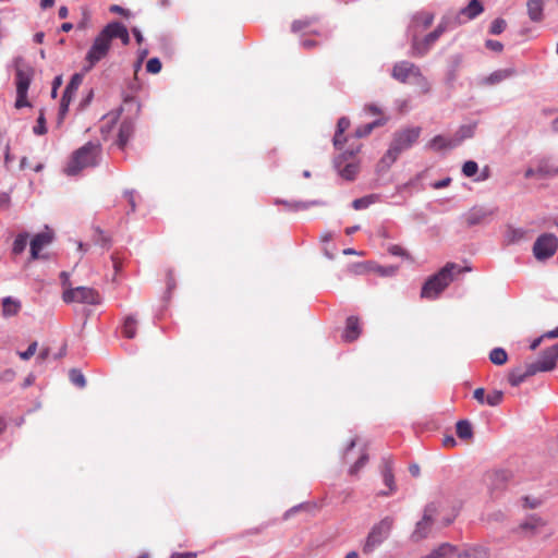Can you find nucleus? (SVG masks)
I'll use <instances>...</instances> for the list:
<instances>
[{
    "mask_svg": "<svg viewBox=\"0 0 558 558\" xmlns=\"http://www.w3.org/2000/svg\"><path fill=\"white\" fill-rule=\"evenodd\" d=\"M83 77L81 74H74L66 85L63 95L70 97L73 99L74 95L76 94L80 85L82 84Z\"/></svg>",
    "mask_w": 558,
    "mask_h": 558,
    "instance_id": "obj_29",
    "label": "nucleus"
},
{
    "mask_svg": "<svg viewBox=\"0 0 558 558\" xmlns=\"http://www.w3.org/2000/svg\"><path fill=\"white\" fill-rule=\"evenodd\" d=\"M16 100L15 108L21 109L31 106L27 100V90L31 85V74L24 70L16 71Z\"/></svg>",
    "mask_w": 558,
    "mask_h": 558,
    "instance_id": "obj_11",
    "label": "nucleus"
},
{
    "mask_svg": "<svg viewBox=\"0 0 558 558\" xmlns=\"http://www.w3.org/2000/svg\"><path fill=\"white\" fill-rule=\"evenodd\" d=\"M420 135L421 128L418 126L396 132L383 161L388 165L393 163L402 151L409 149L418 140Z\"/></svg>",
    "mask_w": 558,
    "mask_h": 558,
    "instance_id": "obj_4",
    "label": "nucleus"
},
{
    "mask_svg": "<svg viewBox=\"0 0 558 558\" xmlns=\"http://www.w3.org/2000/svg\"><path fill=\"white\" fill-rule=\"evenodd\" d=\"M110 11L119 14H125V10L117 4L111 5Z\"/></svg>",
    "mask_w": 558,
    "mask_h": 558,
    "instance_id": "obj_63",
    "label": "nucleus"
},
{
    "mask_svg": "<svg viewBox=\"0 0 558 558\" xmlns=\"http://www.w3.org/2000/svg\"><path fill=\"white\" fill-rule=\"evenodd\" d=\"M71 101H72V99L70 97L62 95L60 108H59V121H58L59 124L62 123V121L69 110V106H70Z\"/></svg>",
    "mask_w": 558,
    "mask_h": 558,
    "instance_id": "obj_40",
    "label": "nucleus"
},
{
    "mask_svg": "<svg viewBox=\"0 0 558 558\" xmlns=\"http://www.w3.org/2000/svg\"><path fill=\"white\" fill-rule=\"evenodd\" d=\"M507 23L504 19H496L490 25V34L499 35L506 29Z\"/></svg>",
    "mask_w": 558,
    "mask_h": 558,
    "instance_id": "obj_43",
    "label": "nucleus"
},
{
    "mask_svg": "<svg viewBox=\"0 0 558 558\" xmlns=\"http://www.w3.org/2000/svg\"><path fill=\"white\" fill-rule=\"evenodd\" d=\"M70 379L75 386L80 388H84L86 385V379L84 375L77 369H72L70 372Z\"/></svg>",
    "mask_w": 558,
    "mask_h": 558,
    "instance_id": "obj_39",
    "label": "nucleus"
},
{
    "mask_svg": "<svg viewBox=\"0 0 558 558\" xmlns=\"http://www.w3.org/2000/svg\"><path fill=\"white\" fill-rule=\"evenodd\" d=\"M343 134L344 133H340V132L336 131V134L333 136V145L338 149H342L343 144L347 140Z\"/></svg>",
    "mask_w": 558,
    "mask_h": 558,
    "instance_id": "obj_50",
    "label": "nucleus"
},
{
    "mask_svg": "<svg viewBox=\"0 0 558 558\" xmlns=\"http://www.w3.org/2000/svg\"><path fill=\"white\" fill-rule=\"evenodd\" d=\"M132 33H133V35H134V37H135V39H136L137 44H142V41H143V35H142L141 31H140L138 28L134 27V28L132 29Z\"/></svg>",
    "mask_w": 558,
    "mask_h": 558,
    "instance_id": "obj_58",
    "label": "nucleus"
},
{
    "mask_svg": "<svg viewBox=\"0 0 558 558\" xmlns=\"http://www.w3.org/2000/svg\"><path fill=\"white\" fill-rule=\"evenodd\" d=\"M512 74H513V71H511V70H499V71L492 73L489 76H487L485 78V83L490 84V85L497 84V83H500L501 81L508 78Z\"/></svg>",
    "mask_w": 558,
    "mask_h": 558,
    "instance_id": "obj_32",
    "label": "nucleus"
},
{
    "mask_svg": "<svg viewBox=\"0 0 558 558\" xmlns=\"http://www.w3.org/2000/svg\"><path fill=\"white\" fill-rule=\"evenodd\" d=\"M469 270V267L462 268L458 264L447 263L437 274L425 281L421 290V298L435 300L450 284L454 274Z\"/></svg>",
    "mask_w": 558,
    "mask_h": 558,
    "instance_id": "obj_2",
    "label": "nucleus"
},
{
    "mask_svg": "<svg viewBox=\"0 0 558 558\" xmlns=\"http://www.w3.org/2000/svg\"><path fill=\"white\" fill-rule=\"evenodd\" d=\"M10 205V195L8 193H0V208H8Z\"/></svg>",
    "mask_w": 558,
    "mask_h": 558,
    "instance_id": "obj_52",
    "label": "nucleus"
},
{
    "mask_svg": "<svg viewBox=\"0 0 558 558\" xmlns=\"http://www.w3.org/2000/svg\"><path fill=\"white\" fill-rule=\"evenodd\" d=\"M49 354H50V350L48 348H44L39 351L37 360L43 362L48 359Z\"/></svg>",
    "mask_w": 558,
    "mask_h": 558,
    "instance_id": "obj_54",
    "label": "nucleus"
},
{
    "mask_svg": "<svg viewBox=\"0 0 558 558\" xmlns=\"http://www.w3.org/2000/svg\"><path fill=\"white\" fill-rule=\"evenodd\" d=\"M489 360L495 365H504L508 361V354L502 348H495L489 353Z\"/></svg>",
    "mask_w": 558,
    "mask_h": 558,
    "instance_id": "obj_30",
    "label": "nucleus"
},
{
    "mask_svg": "<svg viewBox=\"0 0 558 558\" xmlns=\"http://www.w3.org/2000/svg\"><path fill=\"white\" fill-rule=\"evenodd\" d=\"M451 21L449 17H445L438 24V26L429 34H427L422 41L416 38L413 39L412 49L415 56H424L430 48V46L440 37V35L450 26Z\"/></svg>",
    "mask_w": 558,
    "mask_h": 558,
    "instance_id": "obj_8",
    "label": "nucleus"
},
{
    "mask_svg": "<svg viewBox=\"0 0 558 558\" xmlns=\"http://www.w3.org/2000/svg\"><path fill=\"white\" fill-rule=\"evenodd\" d=\"M444 445H445L446 447H454V446H456V440H454V438H453V437H446V438L444 439Z\"/></svg>",
    "mask_w": 558,
    "mask_h": 558,
    "instance_id": "obj_62",
    "label": "nucleus"
},
{
    "mask_svg": "<svg viewBox=\"0 0 558 558\" xmlns=\"http://www.w3.org/2000/svg\"><path fill=\"white\" fill-rule=\"evenodd\" d=\"M433 21H434V15L428 12H420L413 19L414 25L415 26L422 25V27L424 29L428 28L432 25Z\"/></svg>",
    "mask_w": 558,
    "mask_h": 558,
    "instance_id": "obj_33",
    "label": "nucleus"
},
{
    "mask_svg": "<svg viewBox=\"0 0 558 558\" xmlns=\"http://www.w3.org/2000/svg\"><path fill=\"white\" fill-rule=\"evenodd\" d=\"M557 247V238L554 234L545 233L535 241L533 252L537 259H546L556 253Z\"/></svg>",
    "mask_w": 558,
    "mask_h": 558,
    "instance_id": "obj_9",
    "label": "nucleus"
},
{
    "mask_svg": "<svg viewBox=\"0 0 558 558\" xmlns=\"http://www.w3.org/2000/svg\"><path fill=\"white\" fill-rule=\"evenodd\" d=\"M361 324L356 316H350L347 318L345 328L342 332V339L345 342L355 341L361 335Z\"/></svg>",
    "mask_w": 558,
    "mask_h": 558,
    "instance_id": "obj_16",
    "label": "nucleus"
},
{
    "mask_svg": "<svg viewBox=\"0 0 558 558\" xmlns=\"http://www.w3.org/2000/svg\"><path fill=\"white\" fill-rule=\"evenodd\" d=\"M134 133V123L129 120H124L121 122L118 133V145L120 148H124L128 144L129 140L132 137Z\"/></svg>",
    "mask_w": 558,
    "mask_h": 558,
    "instance_id": "obj_20",
    "label": "nucleus"
},
{
    "mask_svg": "<svg viewBox=\"0 0 558 558\" xmlns=\"http://www.w3.org/2000/svg\"><path fill=\"white\" fill-rule=\"evenodd\" d=\"M368 461V454L367 452L364 450L361 456L359 457L357 461L350 468L349 470V473L351 475H356L359 473V471L364 468V465L367 463Z\"/></svg>",
    "mask_w": 558,
    "mask_h": 558,
    "instance_id": "obj_36",
    "label": "nucleus"
},
{
    "mask_svg": "<svg viewBox=\"0 0 558 558\" xmlns=\"http://www.w3.org/2000/svg\"><path fill=\"white\" fill-rule=\"evenodd\" d=\"M136 328L137 320L133 316H128L122 327L123 336L133 339L136 336Z\"/></svg>",
    "mask_w": 558,
    "mask_h": 558,
    "instance_id": "obj_28",
    "label": "nucleus"
},
{
    "mask_svg": "<svg viewBox=\"0 0 558 558\" xmlns=\"http://www.w3.org/2000/svg\"><path fill=\"white\" fill-rule=\"evenodd\" d=\"M526 10L530 20L534 23H539L544 19V1L543 0H527Z\"/></svg>",
    "mask_w": 558,
    "mask_h": 558,
    "instance_id": "obj_18",
    "label": "nucleus"
},
{
    "mask_svg": "<svg viewBox=\"0 0 558 558\" xmlns=\"http://www.w3.org/2000/svg\"><path fill=\"white\" fill-rule=\"evenodd\" d=\"M33 131L37 135H44V134L47 133L46 119H45V114H44L43 110L39 113V117L37 119V123L34 126Z\"/></svg>",
    "mask_w": 558,
    "mask_h": 558,
    "instance_id": "obj_41",
    "label": "nucleus"
},
{
    "mask_svg": "<svg viewBox=\"0 0 558 558\" xmlns=\"http://www.w3.org/2000/svg\"><path fill=\"white\" fill-rule=\"evenodd\" d=\"M68 14H69V10H68V8H66V7H61V8L59 9L58 15H59V17H60V19H65V17H68Z\"/></svg>",
    "mask_w": 558,
    "mask_h": 558,
    "instance_id": "obj_61",
    "label": "nucleus"
},
{
    "mask_svg": "<svg viewBox=\"0 0 558 558\" xmlns=\"http://www.w3.org/2000/svg\"><path fill=\"white\" fill-rule=\"evenodd\" d=\"M100 145L88 142L77 150H75L69 160L64 171L68 175H76L83 169L94 167L98 163L100 156Z\"/></svg>",
    "mask_w": 558,
    "mask_h": 558,
    "instance_id": "obj_3",
    "label": "nucleus"
},
{
    "mask_svg": "<svg viewBox=\"0 0 558 558\" xmlns=\"http://www.w3.org/2000/svg\"><path fill=\"white\" fill-rule=\"evenodd\" d=\"M511 474L506 470L494 471L488 474L490 485L494 489L502 488L510 480Z\"/></svg>",
    "mask_w": 558,
    "mask_h": 558,
    "instance_id": "obj_21",
    "label": "nucleus"
},
{
    "mask_svg": "<svg viewBox=\"0 0 558 558\" xmlns=\"http://www.w3.org/2000/svg\"><path fill=\"white\" fill-rule=\"evenodd\" d=\"M462 141V137L461 138H458V140H447L445 138L444 136L441 135H437L435 136L428 144V146L432 148V149H435V150H440V149H445V148H452V147H456L457 145L460 144V142Z\"/></svg>",
    "mask_w": 558,
    "mask_h": 558,
    "instance_id": "obj_23",
    "label": "nucleus"
},
{
    "mask_svg": "<svg viewBox=\"0 0 558 558\" xmlns=\"http://www.w3.org/2000/svg\"><path fill=\"white\" fill-rule=\"evenodd\" d=\"M22 304L19 300L7 296L2 300V314L5 317L15 316L21 311Z\"/></svg>",
    "mask_w": 558,
    "mask_h": 558,
    "instance_id": "obj_24",
    "label": "nucleus"
},
{
    "mask_svg": "<svg viewBox=\"0 0 558 558\" xmlns=\"http://www.w3.org/2000/svg\"><path fill=\"white\" fill-rule=\"evenodd\" d=\"M388 252L391 255L400 256V257H404V258L411 259L410 254L402 246H400L398 244L390 245L388 247Z\"/></svg>",
    "mask_w": 558,
    "mask_h": 558,
    "instance_id": "obj_46",
    "label": "nucleus"
},
{
    "mask_svg": "<svg viewBox=\"0 0 558 558\" xmlns=\"http://www.w3.org/2000/svg\"><path fill=\"white\" fill-rule=\"evenodd\" d=\"M392 77L401 83L408 82V80L412 76H418L420 70L418 68L409 61H400L395 64L391 73Z\"/></svg>",
    "mask_w": 558,
    "mask_h": 558,
    "instance_id": "obj_13",
    "label": "nucleus"
},
{
    "mask_svg": "<svg viewBox=\"0 0 558 558\" xmlns=\"http://www.w3.org/2000/svg\"><path fill=\"white\" fill-rule=\"evenodd\" d=\"M484 11V8L480 0H471L470 3L461 9L460 15H463L465 20H473Z\"/></svg>",
    "mask_w": 558,
    "mask_h": 558,
    "instance_id": "obj_25",
    "label": "nucleus"
},
{
    "mask_svg": "<svg viewBox=\"0 0 558 558\" xmlns=\"http://www.w3.org/2000/svg\"><path fill=\"white\" fill-rule=\"evenodd\" d=\"M318 21V17L316 16H310L304 19L294 20L291 24V31L295 34L298 33H314L318 34L317 32L312 31V26L316 24Z\"/></svg>",
    "mask_w": 558,
    "mask_h": 558,
    "instance_id": "obj_19",
    "label": "nucleus"
},
{
    "mask_svg": "<svg viewBox=\"0 0 558 558\" xmlns=\"http://www.w3.org/2000/svg\"><path fill=\"white\" fill-rule=\"evenodd\" d=\"M486 47L488 49L497 51V52H500L504 49V45L500 41L492 40V39L486 41Z\"/></svg>",
    "mask_w": 558,
    "mask_h": 558,
    "instance_id": "obj_51",
    "label": "nucleus"
},
{
    "mask_svg": "<svg viewBox=\"0 0 558 558\" xmlns=\"http://www.w3.org/2000/svg\"><path fill=\"white\" fill-rule=\"evenodd\" d=\"M53 240V232L47 229L44 232L37 233L31 241V260L39 258L40 251L49 245Z\"/></svg>",
    "mask_w": 558,
    "mask_h": 558,
    "instance_id": "obj_14",
    "label": "nucleus"
},
{
    "mask_svg": "<svg viewBox=\"0 0 558 558\" xmlns=\"http://www.w3.org/2000/svg\"><path fill=\"white\" fill-rule=\"evenodd\" d=\"M28 240V233H19L13 242L12 252L15 255H19L24 252Z\"/></svg>",
    "mask_w": 558,
    "mask_h": 558,
    "instance_id": "obj_34",
    "label": "nucleus"
},
{
    "mask_svg": "<svg viewBox=\"0 0 558 558\" xmlns=\"http://www.w3.org/2000/svg\"><path fill=\"white\" fill-rule=\"evenodd\" d=\"M535 375V373L531 372L530 364L526 365L525 369L522 371L520 368L512 369L508 375V381L511 386L517 387L521 383H523L527 377Z\"/></svg>",
    "mask_w": 558,
    "mask_h": 558,
    "instance_id": "obj_22",
    "label": "nucleus"
},
{
    "mask_svg": "<svg viewBox=\"0 0 558 558\" xmlns=\"http://www.w3.org/2000/svg\"><path fill=\"white\" fill-rule=\"evenodd\" d=\"M197 555L195 553H173L170 558H196Z\"/></svg>",
    "mask_w": 558,
    "mask_h": 558,
    "instance_id": "obj_53",
    "label": "nucleus"
},
{
    "mask_svg": "<svg viewBox=\"0 0 558 558\" xmlns=\"http://www.w3.org/2000/svg\"><path fill=\"white\" fill-rule=\"evenodd\" d=\"M54 3V0H41L40 1V7L43 9H47V8H51Z\"/></svg>",
    "mask_w": 558,
    "mask_h": 558,
    "instance_id": "obj_64",
    "label": "nucleus"
},
{
    "mask_svg": "<svg viewBox=\"0 0 558 558\" xmlns=\"http://www.w3.org/2000/svg\"><path fill=\"white\" fill-rule=\"evenodd\" d=\"M420 466L417 464H411L409 466V472L411 473V475L413 476H418L420 475Z\"/></svg>",
    "mask_w": 558,
    "mask_h": 558,
    "instance_id": "obj_59",
    "label": "nucleus"
},
{
    "mask_svg": "<svg viewBox=\"0 0 558 558\" xmlns=\"http://www.w3.org/2000/svg\"><path fill=\"white\" fill-rule=\"evenodd\" d=\"M339 168L340 175L345 180H354L359 172V165L354 161L347 163L343 168H341V163H337Z\"/></svg>",
    "mask_w": 558,
    "mask_h": 558,
    "instance_id": "obj_26",
    "label": "nucleus"
},
{
    "mask_svg": "<svg viewBox=\"0 0 558 558\" xmlns=\"http://www.w3.org/2000/svg\"><path fill=\"white\" fill-rule=\"evenodd\" d=\"M365 110L372 114H380L381 110L376 105H367Z\"/></svg>",
    "mask_w": 558,
    "mask_h": 558,
    "instance_id": "obj_56",
    "label": "nucleus"
},
{
    "mask_svg": "<svg viewBox=\"0 0 558 558\" xmlns=\"http://www.w3.org/2000/svg\"><path fill=\"white\" fill-rule=\"evenodd\" d=\"M558 361V343L546 349L536 362L530 364L532 373L549 372Z\"/></svg>",
    "mask_w": 558,
    "mask_h": 558,
    "instance_id": "obj_10",
    "label": "nucleus"
},
{
    "mask_svg": "<svg viewBox=\"0 0 558 558\" xmlns=\"http://www.w3.org/2000/svg\"><path fill=\"white\" fill-rule=\"evenodd\" d=\"M488 551L483 547H471L463 550L448 543L441 544L429 555L422 558H487Z\"/></svg>",
    "mask_w": 558,
    "mask_h": 558,
    "instance_id": "obj_5",
    "label": "nucleus"
},
{
    "mask_svg": "<svg viewBox=\"0 0 558 558\" xmlns=\"http://www.w3.org/2000/svg\"><path fill=\"white\" fill-rule=\"evenodd\" d=\"M62 83V80L60 76H57L53 81V86H52V92H51V96L54 98L57 97V89L58 87L61 85Z\"/></svg>",
    "mask_w": 558,
    "mask_h": 558,
    "instance_id": "obj_55",
    "label": "nucleus"
},
{
    "mask_svg": "<svg viewBox=\"0 0 558 558\" xmlns=\"http://www.w3.org/2000/svg\"><path fill=\"white\" fill-rule=\"evenodd\" d=\"M381 475L384 478V483L388 487L387 490H383L378 493L379 496H389L393 494L397 489L395 483V476L392 473V461L390 458H384L380 463Z\"/></svg>",
    "mask_w": 558,
    "mask_h": 558,
    "instance_id": "obj_15",
    "label": "nucleus"
},
{
    "mask_svg": "<svg viewBox=\"0 0 558 558\" xmlns=\"http://www.w3.org/2000/svg\"><path fill=\"white\" fill-rule=\"evenodd\" d=\"M62 300L65 303H85L89 305H98L101 303L99 292L88 287L69 288L63 291Z\"/></svg>",
    "mask_w": 558,
    "mask_h": 558,
    "instance_id": "obj_7",
    "label": "nucleus"
},
{
    "mask_svg": "<svg viewBox=\"0 0 558 558\" xmlns=\"http://www.w3.org/2000/svg\"><path fill=\"white\" fill-rule=\"evenodd\" d=\"M392 525L393 519L390 517H386L376 523L366 537L363 545V553L371 554L378 545H380L388 537Z\"/></svg>",
    "mask_w": 558,
    "mask_h": 558,
    "instance_id": "obj_6",
    "label": "nucleus"
},
{
    "mask_svg": "<svg viewBox=\"0 0 558 558\" xmlns=\"http://www.w3.org/2000/svg\"><path fill=\"white\" fill-rule=\"evenodd\" d=\"M350 126V120L345 117H342L337 122V131L340 133H344Z\"/></svg>",
    "mask_w": 558,
    "mask_h": 558,
    "instance_id": "obj_48",
    "label": "nucleus"
},
{
    "mask_svg": "<svg viewBox=\"0 0 558 558\" xmlns=\"http://www.w3.org/2000/svg\"><path fill=\"white\" fill-rule=\"evenodd\" d=\"M120 39L123 46L130 44V34L125 25L120 22L108 23L94 38L86 56V70L93 69L106 59L111 50L113 39Z\"/></svg>",
    "mask_w": 558,
    "mask_h": 558,
    "instance_id": "obj_1",
    "label": "nucleus"
},
{
    "mask_svg": "<svg viewBox=\"0 0 558 558\" xmlns=\"http://www.w3.org/2000/svg\"><path fill=\"white\" fill-rule=\"evenodd\" d=\"M95 244L104 247V248H109L110 247V238L105 233L102 232L100 229H96L95 230Z\"/></svg>",
    "mask_w": 558,
    "mask_h": 558,
    "instance_id": "obj_37",
    "label": "nucleus"
},
{
    "mask_svg": "<svg viewBox=\"0 0 558 558\" xmlns=\"http://www.w3.org/2000/svg\"><path fill=\"white\" fill-rule=\"evenodd\" d=\"M36 351H37V342H36V341H34V342H32V343L28 345V348H27V350H26V351H24V352H19V356H20L22 360L27 361V360H29V359H31V357L36 353Z\"/></svg>",
    "mask_w": 558,
    "mask_h": 558,
    "instance_id": "obj_47",
    "label": "nucleus"
},
{
    "mask_svg": "<svg viewBox=\"0 0 558 558\" xmlns=\"http://www.w3.org/2000/svg\"><path fill=\"white\" fill-rule=\"evenodd\" d=\"M386 123V119H378L372 123H368V124H365L363 126H360L356 129L355 131V135L357 137H364V136H367L368 134H371V132L377 128V126H381Z\"/></svg>",
    "mask_w": 558,
    "mask_h": 558,
    "instance_id": "obj_31",
    "label": "nucleus"
},
{
    "mask_svg": "<svg viewBox=\"0 0 558 558\" xmlns=\"http://www.w3.org/2000/svg\"><path fill=\"white\" fill-rule=\"evenodd\" d=\"M302 46L305 49H313L314 47L317 46V43L315 40L305 39V40L302 41Z\"/></svg>",
    "mask_w": 558,
    "mask_h": 558,
    "instance_id": "obj_57",
    "label": "nucleus"
},
{
    "mask_svg": "<svg viewBox=\"0 0 558 558\" xmlns=\"http://www.w3.org/2000/svg\"><path fill=\"white\" fill-rule=\"evenodd\" d=\"M477 171H478V166L473 160L465 161L462 167V172L468 178L475 175L477 173Z\"/></svg>",
    "mask_w": 558,
    "mask_h": 558,
    "instance_id": "obj_42",
    "label": "nucleus"
},
{
    "mask_svg": "<svg viewBox=\"0 0 558 558\" xmlns=\"http://www.w3.org/2000/svg\"><path fill=\"white\" fill-rule=\"evenodd\" d=\"M473 397L478 403H486V395L484 388H476L473 392Z\"/></svg>",
    "mask_w": 558,
    "mask_h": 558,
    "instance_id": "obj_49",
    "label": "nucleus"
},
{
    "mask_svg": "<svg viewBox=\"0 0 558 558\" xmlns=\"http://www.w3.org/2000/svg\"><path fill=\"white\" fill-rule=\"evenodd\" d=\"M456 433L461 439H470L473 436L472 425L469 421H459L456 425Z\"/></svg>",
    "mask_w": 558,
    "mask_h": 558,
    "instance_id": "obj_27",
    "label": "nucleus"
},
{
    "mask_svg": "<svg viewBox=\"0 0 558 558\" xmlns=\"http://www.w3.org/2000/svg\"><path fill=\"white\" fill-rule=\"evenodd\" d=\"M161 62L158 58H151L147 61L146 70L151 74H157L161 71Z\"/></svg>",
    "mask_w": 558,
    "mask_h": 558,
    "instance_id": "obj_44",
    "label": "nucleus"
},
{
    "mask_svg": "<svg viewBox=\"0 0 558 558\" xmlns=\"http://www.w3.org/2000/svg\"><path fill=\"white\" fill-rule=\"evenodd\" d=\"M449 182H450V179H449V178H447V179H445V180H441V181L436 182V183L434 184V187H435V189H442V187L447 186V185L449 184Z\"/></svg>",
    "mask_w": 558,
    "mask_h": 558,
    "instance_id": "obj_60",
    "label": "nucleus"
},
{
    "mask_svg": "<svg viewBox=\"0 0 558 558\" xmlns=\"http://www.w3.org/2000/svg\"><path fill=\"white\" fill-rule=\"evenodd\" d=\"M435 512L436 508L433 505L426 507L423 519L416 524L415 535L418 537H424L426 535L427 530L433 523Z\"/></svg>",
    "mask_w": 558,
    "mask_h": 558,
    "instance_id": "obj_17",
    "label": "nucleus"
},
{
    "mask_svg": "<svg viewBox=\"0 0 558 558\" xmlns=\"http://www.w3.org/2000/svg\"><path fill=\"white\" fill-rule=\"evenodd\" d=\"M494 214V209L483 206H474L464 214L463 218L468 227H473L488 222Z\"/></svg>",
    "mask_w": 558,
    "mask_h": 558,
    "instance_id": "obj_12",
    "label": "nucleus"
},
{
    "mask_svg": "<svg viewBox=\"0 0 558 558\" xmlns=\"http://www.w3.org/2000/svg\"><path fill=\"white\" fill-rule=\"evenodd\" d=\"M372 202L373 201H372L371 196H365V197L356 198V199L353 201L352 207L355 210L364 209V208L368 207L372 204Z\"/></svg>",
    "mask_w": 558,
    "mask_h": 558,
    "instance_id": "obj_45",
    "label": "nucleus"
},
{
    "mask_svg": "<svg viewBox=\"0 0 558 558\" xmlns=\"http://www.w3.org/2000/svg\"><path fill=\"white\" fill-rule=\"evenodd\" d=\"M554 338H558V327L555 328L554 330L547 331V332L543 333L541 337L534 339L532 341V343L530 344V349L532 351H534L541 345V343L544 339H554Z\"/></svg>",
    "mask_w": 558,
    "mask_h": 558,
    "instance_id": "obj_35",
    "label": "nucleus"
},
{
    "mask_svg": "<svg viewBox=\"0 0 558 558\" xmlns=\"http://www.w3.org/2000/svg\"><path fill=\"white\" fill-rule=\"evenodd\" d=\"M504 393L500 390H495L486 396V403L490 407H496L501 403Z\"/></svg>",
    "mask_w": 558,
    "mask_h": 558,
    "instance_id": "obj_38",
    "label": "nucleus"
}]
</instances>
